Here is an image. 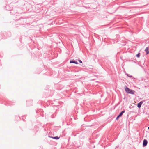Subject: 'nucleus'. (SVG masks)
I'll use <instances>...</instances> for the list:
<instances>
[{
	"label": "nucleus",
	"mask_w": 149,
	"mask_h": 149,
	"mask_svg": "<svg viewBox=\"0 0 149 149\" xmlns=\"http://www.w3.org/2000/svg\"><path fill=\"white\" fill-rule=\"evenodd\" d=\"M140 53H138L136 55V56L138 58H139L140 57Z\"/></svg>",
	"instance_id": "obj_8"
},
{
	"label": "nucleus",
	"mask_w": 149,
	"mask_h": 149,
	"mask_svg": "<svg viewBox=\"0 0 149 149\" xmlns=\"http://www.w3.org/2000/svg\"><path fill=\"white\" fill-rule=\"evenodd\" d=\"M120 117V116H119V115H118V116L117 117V118H116V120H118V118H119V117Z\"/></svg>",
	"instance_id": "obj_10"
},
{
	"label": "nucleus",
	"mask_w": 149,
	"mask_h": 149,
	"mask_svg": "<svg viewBox=\"0 0 149 149\" xmlns=\"http://www.w3.org/2000/svg\"><path fill=\"white\" fill-rule=\"evenodd\" d=\"M125 90L126 92L129 94H134L135 93V91L134 90L130 89L126 86L125 88Z\"/></svg>",
	"instance_id": "obj_1"
},
{
	"label": "nucleus",
	"mask_w": 149,
	"mask_h": 149,
	"mask_svg": "<svg viewBox=\"0 0 149 149\" xmlns=\"http://www.w3.org/2000/svg\"><path fill=\"white\" fill-rule=\"evenodd\" d=\"M127 75L129 77H132V76L130 74H127Z\"/></svg>",
	"instance_id": "obj_9"
},
{
	"label": "nucleus",
	"mask_w": 149,
	"mask_h": 149,
	"mask_svg": "<svg viewBox=\"0 0 149 149\" xmlns=\"http://www.w3.org/2000/svg\"><path fill=\"white\" fill-rule=\"evenodd\" d=\"M78 61H79V62L80 63H82V61H81V60H78Z\"/></svg>",
	"instance_id": "obj_11"
},
{
	"label": "nucleus",
	"mask_w": 149,
	"mask_h": 149,
	"mask_svg": "<svg viewBox=\"0 0 149 149\" xmlns=\"http://www.w3.org/2000/svg\"><path fill=\"white\" fill-rule=\"evenodd\" d=\"M70 63H73L76 64H78V63L77 61H75L74 60H70Z\"/></svg>",
	"instance_id": "obj_5"
},
{
	"label": "nucleus",
	"mask_w": 149,
	"mask_h": 149,
	"mask_svg": "<svg viewBox=\"0 0 149 149\" xmlns=\"http://www.w3.org/2000/svg\"><path fill=\"white\" fill-rule=\"evenodd\" d=\"M51 137L53 139H58L59 138V137H58V136Z\"/></svg>",
	"instance_id": "obj_7"
},
{
	"label": "nucleus",
	"mask_w": 149,
	"mask_h": 149,
	"mask_svg": "<svg viewBox=\"0 0 149 149\" xmlns=\"http://www.w3.org/2000/svg\"><path fill=\"white\" fill-rule=\"evenodd\" d=\"M146 52V54H147L149 53V47H146L145 50Z\"/></svg>",
	"instance_id": "obj_4"
},
{
	"label": "nucleus",
	"mask_w": 149,
	"mask_h": 149,
	"mask_svg": "<svg viewBox=\"0 0 149 149\" xmlns=\"http://www.w3.org/2000/svg\"><path fill=\"white\" fill-rule=\"evenodd\" d=\"M148 143L146 139H144L143 141V147L147 145Z\"/></svg>",
	"instance_id": "obj_2"
},
{
	"label": "nucleus",
	"mask_w": 149,
	"mask_h": 149,
	"mask_svg": "<svg viewBox=\"0 0 149 149\" xmlns=\"http://www.w3.org/2000/svg\"><path fill=\"white\" fill-rule=\"evenodd\" d=\"M148 130H149V127H148Z\"/></svg>",
	"instance_id": "obj_12"
},
{
	"label": "nucleus",
	"mask_w": 149,
	"mask_h": 149,
	"mask_svg": "<svg viewBox=\"0 0 149 149\" xmlns=\"http://www.w3.org/2000/svg\"><path fill=\"white\" fill-rule=\"evenodd\" d=\"M143 102L142 101H141L139 102V103L137 104V107L140 108L141 107V105H142V104H143Z\"/></svg>",
	"instance_id": "obj_3"
},
{
	"label": "nucleus",
	"mask_w": 149,
	"mask_h": 149,
	"mask_svg": "<svg viewBox=\"0 0 149 149\" xmlns=\"http://www.w3.org/2000/svg\"><path fill=\"white\" fill-rule=\"evenodd\" d=\"M125 112V110L123 111H122L119 114V116H120V117H121V116H122V115Z\"/></svg>",
	"instance_id": "obj_6"
}]
</instances>
